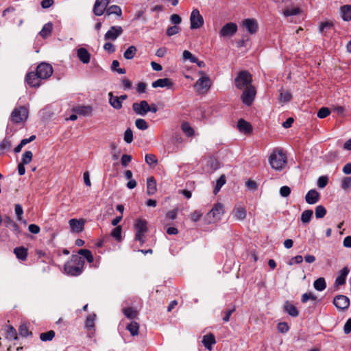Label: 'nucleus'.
Returning a JSON list of instances; mask_svg holds the SVG:
<instances>
[{"label": "nucleus", "instance_id": "obj_50", "mask_svg": "<svg viewBox=\"0 0 351 351\" xmlns=\"http://www.w3.org/2000/svg\"><path fill=\"white\" fill-rule=\"evenodd\" d=\"M75 111L81 115H87L90 113L91 108L89 106H80L75 110Z\"/></svg>", "mask_w": 351, "mask_h": 351}, {"label": "nucleus", "instance_id": "obj_52", "mask_svg": "<svg viewBox=\"0 0 351 351\" xmlns=\"http://www.w3.org/2000/svg\"><path fill=\"white\" fill-rule=\"evenodd\" d=\"M315 301L317 300V297L313 293H305L302 295L301 302L302 303H306L308 300Z\"/></svg>", "mask_w": 351, "mask_h": 351}, {"label": "nucleus", "instance_id": "obj_34", "mask_svg": "<svg viewBox=\"0 0 351 351\" xmlns=\"http://www.w3.org/2000/svg\"><path fill=\"white\" fill-rule=\"evenodd\" d=\"M314 288L319 291H324L326 287V280L324 278H319L314 281Z\"/></svg>", "mask_w": 351, "mask_h": 351}, {"label": "nucleus", "instance_id": "obj_24", "mask_svg": "<svg viewBox=\"0 0 351 351\" xmlns=\"http://www.w3.org/2000/svg\"><path fill=\"white\" fill-rule=\"evenodd\" d=\"M284 311L293 317H296L299 315V312L296 307L289 301H286L283 306Z\"/></svg>", "mask_w": 351, "mask_h": 351}, {"label": "nucleus", "instance_id": "obj_2", "mask_svg": "<svg viewBox=\"0 0 351 351\" xmlns=\"http://www.w3.org/2000/svg\"><path fill=\"white\" fill-rule=\"evenodd\" d=\"M269 162L272 169L281 171L287 165V156L281 149H275L269 157Z\"/></svg>", "mask_w": 351, "mask_h": 351}, {"label": "nucleus", "instance_id": "obj_58", "mask_svg": "<svg viewBox=\"0 0 351 351\" xmlns=\"http://www.w3.org/2000/svg\"><path fill=\"white\" fill-rule=\"evenodd\" d=\"M170 21L174 25H178L182 22V18L177 14H173L170 16Z\"/></svg>", "mask_w": 351, "mask_h": 351}, {"label": "nucleus", "instance_id": "obj_9", "mask_svg": "<svg viewBox=\"0 0 351 351\" xmlns=\"http://www.w3.org/2000/svg\"><path fill=\"white\" fill-rule=\"evenodd\" d=\"M256 90L255 88L252 86H248L246 89L243 92L241 99L242 102L247 106H250L256 96Z\"/></svg>", "mask_w": 351, "mask_h": 351}, {"label": "nucleus", "instance_id": "obj_64", "mask_svg": "<svg viewBox=\"0 0 351 351\" xmlns=\"http://www.w3.org/2000/svg\"><path fill=\"white\" fill-rule=\"evenodd\" d=\"M290 193L291 189L287 186H283L280 189V194L283 197L289 196Z\"/></svg>", "mask_w": 351, "mask_h": 351}, {"label": "nucleus", "instance_id": "obj_57", "mask_svg": "<svg viewBox=\"0 0 351 351\" xmlns=\"http://www.w3.org/2000/svg\"><path fill=\"white\" fill-rule=\"evenodd\" d=\"M95 318V315H89L86 320V326L88 328H93L94 327V321Z\"/></svg>", "mask_w": 351, "mask_h": 351}, {"label": "nucleus", "instance_id": "obj_51", "mask_svg": "<svg viewBox=\"0 0 351 351\" xmlns=\"http://www.w3.org/2000/svg\"><path fill=\"white\" fill-rule=\"evenodd\" d=\"M291 94L289 91L281 90L280 93V100L282 102H287L291 99Z\"/></svg>", "mask_w": 351, "mask_h": 351}, {"label": "nucleus", "instance_id": "obj_45", "mask_svg": "<svg viewBox=\"0 0 351 351\" xmlns=\"http://www.w3.org/2000/svg\"><path fill=\"white\" fill-rule=\"evenodd\" d=\"M122 228L120 226H117L111 232V236L117 241H121Z\"/></svg>", "mask_w": 351, "mask_h": 351}, {"label": "nucleus", "instance_id": "obj_46", "mask_svg": "<svg viewBox=\"0 0 351 351\" xmlns=\"http://www.w3.org/2000/svg\"><path fill=\"white\" fill-rule=\"evenodd\" d=\"M135 125L138 129L141 130H145L149 128L148 123L143 119H137L135 121Z\"/></svg>", "mask_w": 351, "mask_h": 351}, {"label": "nucleus", "instance_id": "obj_39", "mask_svg": "<svg viewBox=\"0 0 351 351\" xmlns=\"http://www.w3.org/2000/svg\"><path fill=\"white\" fill-rule=\"evenodd\" d=\"M313 210H306L301 215V221L303 223H308L313 217Z\"/></svg>", "mask_w": 351, "mask_h": 351}, {"label": "nucleus", "instance_id": "obj_42", "mask_svg": "<svg viewBox=\"0 0 351 351\" xmlns=\"http://www.w3.org/2000/svg\"><path fill=\"white\" fill-rule=\"evenodd\" d=\"M182 60L184 61L189 60L191 63L197 62V58L193 55L189 51L184 50L182 53Z\"/></svg>", "mask_w": 351, "mask_h": 351}, {"label": "nucleus", "instance_id": "obj_28", "mask_svg": "<svg viewBox=\"0 0 351 351\" xmlns=\"http://www.w3.org/2000/svg\"><path fill=\"white\" fill-rule=\"evenodd\" d=\"M156 182L154 177H149L147 180V193L149 195L156 192Z\"/></svg>", "mask_w": 351, "mask_h": 351}, {"label": "nucleus", "instance_id": "obj_6", "mask_svg": "<svg viewBox=\"0 0 351 351\" xmlns=\"http://www.w3.org/2000/svg\"><path fill=\"white\" fill-rule=\"evenodd\" d=\"M28 117V110L23 106L16 108L12 112L10 121L14 123L24 122Z\"/></svg>", "mask_w": 351, "mask_h": 351}, {"label": "nucleus", "instance_id": "obj_48", "mask_svg": "<svg viewBox=\"0 0 351 351\" xmlns=\"http://www.w3.org/2000/svg\"><path fill=\"white\" fill-rule=\"evenodd\" d=\"M326 214V210L323 206L319 205L315 208V217L317 219L323 218Z\"/></svg>", "mask_w": 351, "mask_h": 351}, {"label": "nucleus", "instance_id": "obj_19", "mask_svg": "<svg viewBox=\"0 0 351 351\" xmlns=\"http://www.w3.org/2000/svg\"><path fill=\"white\" fill-rule=\"evenodd\" d=\"M246 215V210L241 206H236L232 210L233 218L237 221H242L245 219Z\"/></svg>", "mask_w": 351, "mask_h": 351}, {"label": "nucleus", "instance_id": "obj_23", "mask_svg": "<svg viewBox=\"0 0 351 351\" xmlns=\"http://www.w3.org/2000/svg\"><path fill=\"white\" fill-rule=\"evenodd\" d=\"M302 10L300 8V6H296L292 8L291 9L282 10V12H280L285 18L288 19L290 22H292L291 19H289L290 17L297 16L300 14Z\"/></svg>", "mask_w": 351, "mask_h": 351}, {"label": "nucleus", "instance_id": "obj_5", "mask_svg": "<svg viewBox=\"0 0 351 351\" xmlns=\"http://www.w3.org/2000/svg\"><path fill=\"white\" fill-rule=\"evenodd\" d=\"M134 227L136 229L135 239L143 244L145 243L144 234L147 232V222L145 219H138L136 220Z\"/></svg>", "mask_w": 351, "mask_h": 351}, {"label": "nucleus", "instance_id": "obj_22", "mask_svg": "<svg viewBox=\"0 0 351 351\" xmlns=\"http://www.w3.org/2000/svg\"><path fill=\"white\" fill-rule=\"evenodd\" d=\"M77 56L79 60L84 64H88L90 62V54L85 48L81 47L78 49Z\"/></svg>", "mask_w": 351, "mask_h": 351}, {"label": "nucleus", "instance_id": "obj_21", "mask_svg": "<svg viewBox=\"0 0 351 351\" xmlns=\"http://www.w3.org/2000/svg\"><path fill=\"white\" fill-rule=\"evenodd\" d=\"M305 200L308 204H315L319 200V194L315 190H310L305 196Z\"/></svg>", "mask_w": 351, "mask_h": 351}, {"label": "nucleus", "instance_id": "obj_26", "mask_svg": "<svg viewBox=\"0 0 351 351\" xmlns=\"http://www.w3.org/2000/svg\"><path fill=\"white\" fill-rule=\"evenodd\" d=\"M152 86L153 88L167 87L168 88H171L173 86V83L169 78H161L153 82Z\"/></svg>", "mask_w": 351, "mask_h": 351}, {"label": "nucleus", "instance_id": "obj_44", "mask_svg": "<svg viewBox=\"0 0 351 351\" xmlns=\"http://www.w3.org/2000/svg\"><path fill=\"white\" fill-rule=\"evenodd\" d=\"M55 336V332L53 330H49L47 332H43L40 334V339L43 341H51Z\"/></svg>", "mask_w": 351, "mask_h": 351}, {"label": "nucleus", "instance_id": "obj_40", "mask_svg": "<svg viewBox=\"0 0 351 351\" xmlns=\"http://www.w3.org/2000/svg\"><path fill=\"white\" fill-rule=\"evenodd\" d=\"M106 14L107 15L116 14V15L120 16L122 14V11L119 6L113 5L108 8V9L106 11Z\"/></svg>", "mask_w": 351, "mask_h": 351}, {"label": "nucleus", "instance_id": "obj_62", "mask_svg": "<svg viewBox=\"0 0 351 351\" xmlns=\"http://www.w3.org/2000/svg\"><path fill=\"white\" fill-rule=\"evenodd\" d=\"M303 261V258L300 255L295 256L294 257H292L288 264L289 265H293V264H300Z\"/></svg>", "mask_w": 351, "mask_h": 351}, {"label": "nucleus", "instance_id": "obj_15", "mask_svg": "<svg viewBox=\"0 0 351 351\" xmlns=\"http://www.w3.org/2000/svg\"><path fill=\"white\" fill-rule=\"evenodd\" d=\"M109 3L110 0H96L93 7V13L96 16H101L106 10Z\"/></svg>", "mask_w": 351, "mask_h": 351}, {"label": "nucleus", "instance_id": "obj_63", "mask_svg": "<svg viewBox=\"0 0 351 351\" xmlns=\"http://www.w3.org/2000/svg\"><path fill=\"white\" fill-rule=\"evenodd\" d=\"M14 210H15V213H16V217H17V219L18 220H21L22 215L23 214V208L21 206V205L16 204L15 207H14Z\"/></svg>", "mask_w": 351, "mask_h": 351}, {"label": "nucleus", "instance_id": "obj_13", "mask_svg": "<svg viewBox=\"0 0 351 351\" xmlns=\"http://www.w3.org/2000/svg\"><path fill=\"white\" fill-rule=\"evenodd\" d=\"M123 28L121 26H112L104 35V39L107 40H115L123 34Z\"/></svg>", "mask_w": 351, "mask_h": 351}, {"label": "nucleus", "instance_id": "obj_41", "mask_svg": "<svg viewBox=\"0 0 351 351\" xmlns=\"http://www.w3.org/2000/svg\"><path fill=\"white\" fill-rule=\"evenodd\" d=\"M226 183V177L224 175L220 176V178L217 180L215 187L214 189L213 193L215 195H217V193L220 191L221 188Z\"/></svg>", "mask_w": 351, "mask_h": 351}, {"label": "nucleus", "instance_id": "obj_8", "mask_svg": "<svg viewBox=\"0 0 351 351\" xmlns=\"http://www.w3.org/2000/svg\"><path fill=\"white\" fill-rule=\"evenodd\" d=\"M36 72L37 75H38V77L41 80H46L53 74V69L51 64L42 62L38 65Z\"/></svg>", "mask_w": 351, "mask_h": 351}, {"label": "nucleus", "instance_id": "obj_4", "mask_svg": "<svg viewBox=\"0 0 351 351\" xmlns=\"http://www.w3.org/2000/svg\"><path fill=\"white\" fill-rule=\"evenodd\" d=\"M224 213L223 206L221 203L216 204L206 215V219L208 223H215L219 221Z\"/></svg>", "mask_w": 351, "mask_h": 351}, {"label": "nucleus", "instance_id": "obj_14", "mask_svg": "<svg viewBox=\"0 0 351 351\" xmlns=\"http://www.w3.org/2000/svg\"><path fill=\"white\" fill-rule=\"evenodd\" d=\"M211 86V82L208 77L203 76L200 77L196 82L195 84V87L196 88L197 91H206L208 90Z\"/></svg>", "mask_w": 351, "mask_h": 351}, {"label": "nucleus", "instance_id": "obj_30", "mask_svg": "<svg viewBox=\"0 0 351 351\" xmlns=\"http://www.w3.org/2000/svg\"><path fill=\"white\" fill-rule=\"evenodd\" d=\"M342 19L346 21L351 20V5H345L341 7Z\"/></svg>", "mask_w": 351, "mask_h": 351}, {"label": "nucleus", "instance_id": "obj_55", "mask_svg": "<svg viewBox=\"0 0 351 351\" xmlns=\"http://www.w3.org/2000/svg\"><path fill=\"white\" fill-rule=\"evenodd\" d=\"M145 162L149 165L156 164L158 160L155 155L154 154H146L145 157Z\"/></svg>", "mask_w": 351, "mask_h": 351}, {"label": "nucleus", "instance_id": "obj_59", "mask_svg": "<svg viewBox=\"0 0 351 351\" xmlns=\"http://www.w3.org/2000/svg\"><path fill=\"white\" fill-rule=\"evenodd\" d=\"M328 181V178L327 176H320L317 180V186L319 188L323 189L327 185Z\"/></svg>", "mask_w": 351, "mask_h": 351}, {"label": "nucleus", "instance_id": "obj_35", "mask_svg": "<svg viewBox=\"0 0 351 351\" xmlns=\"http://www.w3.org/2000/svg\"><path fill=\"white\" fill-rule=\"evenodd\" d=\"M126 329L132 336H136L138 334L139 324L136 322H132L126 326Z\"/></svg>", "mask_w": 351, "mask_h": 351}, {"label": "nucleus", "instance_id": "obj_32", "mask_svg": "<svg viewBox=\"0 0 351 351\" xmlns=\"http://www.w3.org/2000/svg\"><path fill=\"white\" fill-rule=\"evenodd\" d=\"M53 29V24L51 23H47L43 27L41 31L39 32V34L44 38L48 37Z\"/></svg>", "mask_w": 351, "mask_h": 351}, {"label": "nucleus", "instance_id": "obj_47", "mask_svg": "<svg viewBox=\"0 0 351 351\" xmlns=\"http://www.w3.org/2000/svg\"><path fill=\"white\" fill-rule=\"evenodd\" d=\"M33 154L31 151H25L21 158V162L23 164H29L32 160Z\"/></svg>", "mask_w": 351, "mask_h": 351}, {"label": "nucleus", "instance_id": "obj_43", "mask_svg": "<svg viewBox=\"0 0 351 351\" xmlns=\"http://www.w3.org/2000/svg\"><path fill=\"white\" fill-rule=\"evenodd\" d=\"M78 254L82 255L88 263H91L93 262V256L90 250L86 249H81L78 251Z\"/></svg>", "mask_w": 351, "mask_h": 351}, {"label": "nucleus", "instance_id": "obj_33", "mask_svg": "<svg viewBox=\"0 0 351 351\" xmlns=\"http://www.w3.org/2000/svg\"><path fill=\"white\" fill-rule=\"evenodd\" d=\"M202 343L204 346L208 350L211 349V346L215 343V337L213 335H204Z\"/></svg>", "mask_w": 351, "mask_h": 351}, {"label": "nucleus", "instance_id": "obj_18", "mask_svg": "<svg viewBox=\"0 0 351 351\" xmlns=\"http://www.w3.org/2000/svg\"><path fill=\"white\" fill-rule=\"evenodd\" d=\"M40 80L41 79L38 77L37 72H29L26 76V82L32 87L40 86Z\"/></svg>", "mask_w": 351, "mask_h": 351}, {"label": "nucleus", "instance_id": "obj_54", "mask_svg": "<svg viewBox=\"0 0 351 351\" xmlns=\"http://www.w3.org/2000/svg\"><path fill=\"white\" fill-rule=\"evenodd\" d=\"M124 141L127 143H130L133 141V133L130 128H128L124 132Z\"/></svg>", "mask_w": 351, "mask_h": 351}, {"label": "nucleus", "instance_id": "obj_1", "mask_svg": "<svg viewBox=\"0 0 351 351\" xmlns=\"http://www.w3.org/2000/svg\"><path fill=\"white\" fill-rule=\"evenodd\" d=\"M84 260L78 255H72L71 260L64 265V271L70 276H78L83 269Z\"/></svg>", "mask_w": 351, "mask_h": 351}, {"label": "nucleus", "instance_id": "obj_16", "mask_svg": "<svg viewBox=\"0 0 351 351\" xmlns=\"http://www.w3.org/2000/svg\"><path fill=\"white\" fill-rule=\"evenodd\" d=\"M69 223L73 232L79 233L84 229V221L83 219H71Z\"/></svg>", "mask_w": 351, "mask_h": 351}, {"label": "nucleus", "instance_id": "obj_31", "mask_svg": "<svg viewBox=\"0 0 351 351\" xmlns=\"http://www.w3.org/2000/svg\"><path fill=\"white\" fill-rule=\"evenodd\" d=\"M14 252L16 257L22 261H25L27 256V250L24 247H16L14 250Z\"/></svg>", "mask_w": 351, "mask_h": 351}, {"label": "nucleus", "instance_id": "obj_20", "mask_svg": "<svg viewBox=\"0 0 351 351\" xmlns=\"http://www.w3.org/2000/svg\"><path fill=\"white\" fill-rule=\"evenodd\" d=\"M237 129L239 130V131L240 132L245 134H250L252 131V128L251 124L243 119H241L238 121Z\"/></svg>", "mask_w": 351, "mask_h": 351}, {"label": "nucleus", "instance_id": "obj_60", "mask_svg": "<svg viewBox=\"0 0 351 351\" xmlns=\"http://www.w3.org/2000/svg\"><path fill=\"white\" fill-rule=\"evenodd\" d=\"M351 186V177H346L343 179L341 187L343 189H348Z\"/></svg>", "mask_w": 351, "mask_h": 351}, {"label": "nucleus", "instance_id": "obj_3", "mask_svg": "<svg viewBox=\"0 0 351 351\" xmlns=\"http://www.w3.org/2000/svg\"><path fill=\"white\" fill-rule=\"evenodd\" d=\"M252 77L250 73L246 71H240L234 80L235 86L240 89H246L252 85Z\"/></svg>", "mask_w": 351, "mask_h": 351}, {"label": "nucleus", "instance_id": "obj_25", "mask_svg": "<svg viewBox=\"0 0 351 351\" xmlns=\"http://www.w3.org/2000/svg\"><path fill=\"white\" fill-rule=\"evenodd\" d=\"M349 271L350 270L347 267H345L340 270L339 276L335 280V284L336 286L343 285L346 283V277L348 275Z\"/></svg>", "mask_w": 351, "mask_h": 351}, {"label": "nucleus", "instance_id": "obj_27", "mask_svg": "<svg viewBox=\"0 0 351 351\" xmlns=\"http://www.w3.org/2000/svg\"><path fill=\"white\" fill-rule=\"evenodd\" d=\"M296 1L297 0H282L278 5L279 12H282V10H289L292 8L299 6V4L296 3Z\"/></svg>", "mask_w": 351, "mask_h": 351}, {"label": "nucleus", "instance_id": "obj_17", "mask_svg": "<svg viewBox=\"0 0 351 351\" xmlns=\"http://www.w3.org/2000/svg\"><path fill=\"white\" fill-rule=\"evenodd\" d=\"M242 25L250 34H253L257 32L258 24L256 21L253 19H247L243 21Z\"/></svg>", "mask_w": 351, "mask_h": 351}, {"label": "nucleus", "instance_id": "obj_7", "mask_svg": "<svg viewBox=\"0 0 351 351\" xmlns=\"http://www.w3.org/2000/svg\"><path fill=\"white\" fill-rule=\"evenodd\" d=\"M190 28L191 29H199L203 26L204 20L200 14L198 9H193L190 15Z\"/></svg>", "mask_w": 351, "mask_h": 351}, {"label": "nucleus", "instance_id": "obj_36", "mask_svg": "<svg viewBox=\"0 0 351 351\" xmlns=\"http://www.w3.org/2000/svg\"><path fill=\"white\" fill-rule=\"evenodd\" d=\"M181 128L187 136H193L194 135V130L188 122H183L181 125Z\"/></svg>", "mask_w": 351, "mask_h": 351}, {"label": "nucleus", "instance_id": "obj_61", "mask_svg": "<svg viewBox=\"0 0 351 351\" xmlns=\"http://www.w3.org/2000/svg\"><path fill=\"white\" fill-rule=\"evenodd\" d=\"M277 328L280 332L285 333L289 330V327L286 322H280L278 324Z\"/></svg>", "mask_w": 351, "mask_h": 351}, {"label": "nucleus", "instance_id": "obj_10", "mask_svg": "<svg viewBox=\"0 0 351 351\" xmlns=\"http://www.w3.org/2000/svg\"><path fill=\"white\" fill-rule=\"evenodd\" d=\"M333 304L339 310H346L350 306V299L343 295H338L335 297Z\"/></svg>", "mask_w": 351, "mask_h": 351}, {"label": "nucleus", "instance_id": "obj_37", "mask_svg": "<svg viewBox=\"0 0 351 351\" xmlns=\"http://www.w3.org/2000/svg\"><path fill=\"white\" fill-rule=\"evenodd\" d=\"M136 51L137 49L136 47L132 45L125 50V51L123 53V56L127 60H131L134 58Z\"/></svg>", "mask_w": 351, "mask_h": 351}, {"label": "nucleus", "instance_id": "obj_53", "mask_svg": "<svg viewBox=\"0 0 351 351\" xmlns=\"http://www.w3.org/2000/svg\"><path fill=\"white\" fill-rule=\"evenodd\" d=\"M330 113V111L328 108L322 107L317 112V117L319 119H324L328 117Z\"/></svg>", "mask_w": 351, "mask_h": 351}, {"label": "nucleus", "instance_id": "obj_11", "mask_svg": "<svg viewBox=\"0 0 351 351\" xmlns=\"http://www.w3.org/2000/svg\"><path fill=\"white\" fill-rule=\"evenodd\" d=\"M132 110L136 114L145 116L149 112V105L147 101L143 100L139 103H134Z\"/></svg>", "mask_w": 351, "mask_h": 351}, {"label": "nucleus", "instance_id": "obj_38", "mask_svg": "<svg viewBox=\"0 0 351 351\" xmlns=\"http://www.w3.org/2000/svg\"><path fill=\"white\" fill-rule=\"evenodd\" d=\"M123 313L126 317L131 319L135 318L138 315L137 311L131 307L123 308Z\"/></svg>", "mask_w": 351, "mask_h": 351}, {"label": "nucleus", "instance_id": "obj_29", "mask_svg": "<svg viewBox=\"0 0 351 351\" xmlns=\"http://www.w3.org/2000/svg\"><path fill=\"white\" fill-rule=\"evenodd\" d=\"M109 103L115 109H121L122 108V101L121 97L113 96L112 93H109Z\"/></svg>", "mask_w": 351, "mask_h": 351}, {"label": "nucleus", "instance_id": "obj_56", "mask_svg": "<svg viewBox=\"0 0 351 351\" xmlns=\"http://www.w3.org/2000/svg\"><path fill=\"white\" fill-rule=\"evenodd\" d=\"M19 331L20 335H21L23 337H27L32 334L31 332H29L27 326L25 324L21 325L19 327Z\"/></svg>", "mask_w": 351, "mask_h": 351}, {"label": "nucleus", "instance_id": "obj_49", "mask_svg": "<svg viewBox=\"0 0 351 351\" xmlns=\"http://www.w3.org/2000/svg\"><path fill=\"white\" fill-rule=\"evenodd\" d=\"M181 28L178 25H173L167 28L166 34L168 36H172L178 34Z\"/></svg>", "mask_w": 351, "mask_h": 351}, {"label": "nucleus", "instance_id": "obj_12", "mask_svg": "<svg viewBox=\"0 0 351 351\" xmlns=\"http://www.w3.org/2000/svg\"><path fill=\"white\" fill-rule=\"evenodd\" d=\"M237 31V25L234 23H228L224 25L219 31L221 37H231Z\"/></svg>", "mask_w": 351, "mask_h": 351}]
</instances>
